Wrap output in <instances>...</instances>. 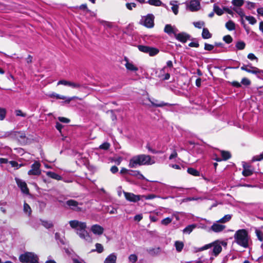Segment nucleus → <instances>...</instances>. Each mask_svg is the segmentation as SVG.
I'll use <instances>...</instances> for the list:
<instances>
[{
    "label": "nucleus",
    "instance_id": "1",
    "mask_svg": "<svg viewBox=\"0 0 263 263\" xmlns=\"http://www.w3.org/2000/svg\"><path fill=\"white\" fill-rule=\"evenodd\" d=\"M71 228L75 230L76 233L82 239L88 242L92 240L91 236L86 230L87 228L86 223L77 220H71L69 222Z\"/></svg>",
    "mask_w": 263,
    "mask_h": 263
},
{
    "label": "nucleus",
    "instance_id": "2",
    "mask_svg": "<svg viewBox=\"0 0 263 263\" xmlns=\"http://www.w3.org/2000/svg\"><path fill=\"white\" fill-rule=\"evenodd\" d=\"M155 163V161L150 156L139 155L130 159L128 166L130 168H136L138 166L152 165Z\"/></svg>",
    "mask_w": 263,
    "mask_h": 263
},
{
    "label": "nucleus",
    "instance_id": "3",
    "mask_svg": "<svg viewBox=\"0 0 263 263\" xmlns=\"http://www.w3.org/2000/svg\"><path fill=\"white\" fill-rule=\"evenodd\" d=\"M235 242L239 246L247 248L249 247V237L248 233L245 229L237 230L234 235Z\"/></svg>",
    "mask_w": 263,
    "mask_h": 263
},
{
    "label": "nucleus",
    "instance_id": "4",
    "mask_svg": "<svg viewBox=\"0 0 263 263\" xmlns=\"http://www.w3.org/2000/svg\"><path fill=\"white\" fill-rule=\"evenodd\" d=\"M227 243L224 241H215L213 243H209L204 245L203 247L199 248L197 251H202L205 250L209 249L213 247L212 253L215 256H217L222 251L221 246H226Z\"/></svg>",
    "mask_w": 263,
    "mask_h": 263
},
{
    "label": "nucleus",
    "instance_id": "5",
    "mask_svg": "<svg viewBox=\"0 0 263 263\" xmlns=\"http://www.w3.org/2000/svg\"><path fill=\"white\" fill-rule=\"evenodd\" d=\"M38 257L36 254L31 252H27L19 257V260L25 263H39Z\"/></svg>",
    "mask_w": 263,
    "mask_h": 263
},
{
    "label": "nucleus",
    "instance_id": "6",
    "mask_svg": "<svg viewBox=\"0 0 263 263\" xmlns=\"http://www.w3.org/2000/svg\"><path fill=\"white\" fill-rule=\"evenodd\" d=\"M186 10L191 12H196L201 8L200 3L198 0H189L185 3Z\"/></svg>",
    "mask_w": 263,
    "mask_h": 263
},
{
    "label": "nucleus",
    "instance_id": "7",
    "mask_svg": "<svg viewBox=\"0 0 263 263\" xmlns=\"http://www.w3.org/2000/svg\"><path fill=\"white\" fill-rule=\"evenodd\" d=\"M154 15L151 14H148L141 17L140 23L147 28H151L154 26Z\"/></svg>",
    "mask_w": 263,
    "mask_h": 263
},
{
    "label": "nucleus",
    "instance_id": "8",
    "mask_svg": "<svg viewBox=\"0 0 263 263\" xmlns=\"http://www.w3.org/2000/svg\"><path fill=\"white\" fill-rule=\"evenodd\" d=\"M138 48L140 51L148 53L152 57L156 55L159 52L158 49L147 46L139 45Z\"/></svg>",
    "mask_w": 263,
    "mask_h": 263
},
{
    "label": "nucleus",
    "instance_id": "9",
    "mask_svg": "<svg viewBox=\"0 0 263 263\" xmlns=\"http://www.w3.org/2000/svg\"><path fill=\"white\" fill-rule=\"evenodd\" d=\"M41 164L38 161H35L32 164L31 169L28 171L29 175H39L41 173L40 170Z\"/></svg>",
    "mask_w": 263,
    "mask_h": 263
},
{
    "label": "nucleus",
    "instance_id": "10",
    "mask_svg": "<svg viewBox=\"0 0 263 263\" xmlns=\"http://www.w3.org/2000/svg\"><path fill=\"white\" fill-rule=\"evenodd\" d=\"M63 85L65 86H69L72 88L79 89L82 87V85L77 82L69 81L65 80H62L58 82V85Z\"/></svg>",
    "mask_w": 263,
    "mask_h": 263
},
{
    "label": "nucleus",
    "instance_id": "11",
    "mask_svg": "<svg viewBox=\"0 0 263 263\" xmlns=\"http://www.w3.org/2000/svg\"><path fill=\"white\" fill-rule=\"evenodd\" d=\"M124 61L125 62V67L128 71L136 72L138 70V67L134 63L130 61L127 58L125 57Z\"/></svg>",
    "mask_w": 263,
    "mask_h": 263
},
{
    "label": "nucleus",
    "instance_id": "12",
    "mask_svg": "<svg viewBox=\"0 0 263 263\" xmlns=\"http://www.w3.org/2000/svg\"><path fill=\"white\" fill-rule=\"evenodd\" d=\"M126 199L130 202H136L141 199V196L133 193L123 192Z\"/></svg>",
    "mask_w": 263,
    "mask_h": 263
},
{
    "label": "nucleus",
    "instance_id": "13",
    "mask_svg": "<svg viewBox=\"0 0 263 263\" xmlns=\"http://www.w3.org/2000/svg\"><path fill=\"white\" fill-rule=\"evenodd\" d=\"M170 70L168 68L164 67L163 68L160 69L158 76L162 80H168L170 78Z\"/></svg>",
    "mask_w": 263,
    "mask_h": 263
},
{
    "label": "nucleus",
    "instance_id": "14",
    "mask_svg": "<svg viewBox=\"0 0 263 263\" xmlns=\"http://www.w3.org/2000/svg\"><path fill=\"white\" fill-rule=\"evenodd\" d=\"M17 185L21 189L22 192L25 194H29V189L27 187L26 183L22 179L15 178V179Z\"/></svg>",
    "mask_w": 263,
    "mask_h": 263
},
{
    "label": "nucleus",
    "instance_id": "15",
    "mask_svg": "<svg viewBox=\"0 0 263 263\" xmlns=\"http://www.w3.org/2000/svg\"><path fill=\"white\" fill-rule=\"evenodd\" d=\"M66 203L72 210L77 212L82 211V209L79 206L80 204L74 200H69L66 201ZM80 204L81 205L82 204L81 203Z\"/></svg>",
    "mask_w": 263,
    "mask_h": 263
},
{
    "label": "nucleus",
    "instance_id": "16",
    "mask_svg": "<svg viewBox=\"0 0 263 263\" xmlns=\"http://www.w3.org/2000/svg\"><path fill=\"white\" fill-rule=\"evenodd\" d=\"M221 223L218 221L214 222L211 226L210 229L215 233H220L226 229V226L221 224Z\"/></svg>",
    "mask_w": 263,
    "mask_h": 263
},
{
    "label": "nucleus",
    "instance_id": "17",
    "mask_svg": "<svg viewBox=\"0 0 263 263\" xmlns=\"http://www.w3.org/2000/svg\"><path fill=\"white\" fill-rule=\"evenodd\" d=\"M49 96L51 98H55L58 99H62V100L65 99L66 100L65 102L67 103H69L71 101H72V100H73L74 99H79V98L78 97H76V96H74L72 97L66 98L64 96L60 95L55 93H52L50 94ZM80 100H81V99H80Z\"/></svg>",
    "mask_w": 263,
    "mask_h": 263
},
{
    "label": "nucleus",
    "instance_id": "18",
    "mask_svg": "<svg viewBox=\"0 0 263 263\" xmlns=\"http://www.w3.org/2000/svg\"><path fill=\"white\" fill-rule=\"evenodd\" d=\"M91 231L97 235H101L103 233L104 228L99 224H93L91 227Z\"/></svg>",
    "mask_w": 263,
    "mask_h": 263
},
{
    "label": "nucleus",
    "instance_id": "19",
    "mask_svg": "<svg viewBox=\"0 0 263 263\" xmlns=\"http://www.w3.org/2000/svg\"><path fill=\"white\" fill-rule=\"evenodd\" d=\"M175 37L178 41L182 43H185L189 39L190 35L185 32L176 33Z\"/></svg>",
    "mask_w": 263,
    "mask_h": 263
},
{
    "label": "nucleus",
    "instance_id": "20",
    "mask_svg": "<svg viewBox=\"0 0 263 263\" xmlns=\"http://www.w3.org/2000/svg\"><path fill=\"white\" fill-rule=\"evenodd\" d=\"M242 166L243 170L242 171V175L244 176H250L253 174V170L250 168L251 166L247 164L246 162H242Z\"/></svg>",
    "mask_w": 263,
    "mask_h": 263
},
{
    "label": "nucleus",
    "instance_id": "21",
    "mask_svg": "<svg viewBox=\"0 0 263 263\" xmlns=\"http://www.w3.org/2000/svg\"><path fill=\"white\" fill-rule=\"evenodd\" d=\"M164 31L165 33L169 35L174 34V36L175 35V34L178 32L177 29L175 26H172L170 24L165 25Z\"/></svg>",
    "mask_w": 263,
    "mask_h": 263
},
{
    "label": "nucleus",
    "instance_id": "22",
    "mask_svg": "<svg viewBox=\"0 0 263 263\" xmlns=\"http://www.w3.org/2000/svg\"><path fill=\"white\" fill-rule=\"evenodd\" d=\"M117 259V254L112 253L106 257L104 261V263H116Z\"/></svg>",
    "mask_w": 263,
    "mask_h": 263
},
{
    "label": "nucleus",
    "instance_id": "23",
    "mask_svg": "<svg viewBox=\"0 0 263 263\" xmlns=\"http://www.w3.org/2000/svg\"><path fill=\"white\" fill-rule=\"evenodd\" d=\"M148 102H151L153 106H156V107H162V106L165 105V104L163 102L160 103H158V104L155 103L154 102L152 101L151 100V99L148 97H146L145 99L143 100L142 103L143 104L148 105Z\"/></svg>",
    "mask_w": 263,
    "mask_h": 263
},
{
    "label": "nucleus",
    "instance_id": "24",
    "mask_svg": "<svg viewBox=\"0 0 263 263\" xmlns=\"http://www.w3.org/2000/svg\"><path fill=\"white\" fill-rule=\"evenodd\" d=\"M170 5L172 6L171 9L175 15L178 13L179 6L177 4V1H172L170 2Z\"/></svg>",
    "mask_w": 263,
    "mask_h": 263
},
{
    "label": "nucleus",
    "instance_id": "25",
    "mask_svg": "<svg viewBox=\"0 0 263 263\" xmlns=\"http://www.w3.org/2000/svg\"><path fill=\"white\" fill-rule=\"evenodd\" d=\"M46 175L48 177H49L51 178L54 179L55 180H60L62 179L61 176H60L58 174H57L54 172H47Z\"/></svg>",
    "mask_w": 263,
    "mask_h": 263
},
{
    "label": "nucleus",
    "instance_id": "26",
    "mask_svg": "<svg viewBox=\"0 0 263 263\" xmlns=\"http://www.w3.org/2000/svg\"><path fill=\"white\" fill-rule=\"evenodd\" d=\"M213 11L218 15H221L224 12L223 9H221L216 4L213 6Z\"/></svg>",
    "mask_w": 263,
    "mask_h": 263
},
{
    "label": "nucleus",
    "instance_id": "27",
    "mask_svg": "<svg viewBox=\"0 0 263 263\" xmlns=\"http://www.w3.org/2000/svg\"><path fill=\"white\" fill-rule=\"evenodd\" d=\"M226 27L230 31L234 30L235 29V24L232 21L229 20L226 23Z\"/></svg>",
    "mask_w": 263,
    "mask_h": 263
},
{
    "label": "nucleus",
    "instance_id": "28",
    "mask_svg": "<svg viewBox=\"0 0 263 263\" xmlns=\"http://www.w3.org/2000/svg\"><path fill=\"white\" fill-rule=\"evenodd\" d=\"M212 34L209 32L206 28H203L202 32V37L204 39H208L211 38Z\"/></svg>",
    "mask_w": 263,
    "mask_h": 263
},
{
    "label": "nucleus",
    "instance_id": "29",
    "mask_svg": "<svg viewBox=\"0 0 263 263\" xmlns=\"http://www.w3.org/2000/svg\"><path fill=\"white\" fill-rule=\"evenodd\" d=\"M196 227V225L195 224L189 225L183 230V232L186 234H190L192 231Z\"/></svg>",
    "mask_w": 263,
    "mask_h": 263
},
{
    "label": "nucleus",
    "instance_id": "30",
    "mask_svg": "<svg viewBox=\"0 0 263 263\" xmlns=\"http://www.w3.org/2000/svg\"><path fill=\"white\" fill-rule=\"evenodd\" d=\"M233 11H234L236 13H237L240 17L242 19L243 17H245V13L242 9L240 7H234L233 8Z\"/></svg>",
    "mask_w": 263,
    "mask_h": 263
},
{
    "label": "nucleus",
    "instance_id": "31",
    "mask_svg": "<svg viewBox=\"0 0 263 263\" xmlns=\"http://www.w3.org/2000/svg\"><path fill=\"white\" fill-rule=\"evenodd\" d=\"M234 7L240 8L244 4L243 0H232L231 2Z\"/></svg>",
    "mask_w": 263,
    "mask_h": 263
},
{
    "label": "nucleus",
    "instance_id": "32",
    "mask_svg": "<svg viewBox=\"0 0 263 263\" xmlns=\"http://www.w3.org/2000/svg\"><path fill=\"white\" fill-rule=\"evenodd\" d=\"M175 246L176 248V250L178 252H181L182 250L183 249V248L184 247V244L183 242L180 241H176L175 242Z\"/></svg>",
    "mask_w": 263,
    "mask_h": 263
},
{
    "label": "nucleus",
    "instance_id": "33",
    "mask_svg": "<svg viewBox=\"0 0 263 263\" xmlns=\"http://www.w3.org/2000/svg\"><path fill=\"white\" fill-rule=\"evenodd\" d=\"M232 218L231 215L228 214L225 215L224 217H223L222 218L218 220V222H219L221 223H226L229 221L230 220V219Z\"/></svg>",
    "mask_w": 263,
    "mask_h": 263
},
{
    "label": "nucleus",
    "instance_id": "34",
    "mask_svg": "<svg viewBox=\"0 0 263 263\" xmlns=\"http://www.w3.org/2000/svg\"><path fill=\"white\" fill-rule=\"evenodd\" d=\"M245 18L251 25H254L257 23L256 19L252 16H246Z\"/></svg>",
    "mask_w": 263,
    "mask_h": 263
},
{
    "label": "nucleus",
    "instance_id": "35",
    "mask_svg": "<svg viewBox=\"0 0 263 263\" xmlns=\"http://www.w3.org/2000/svg\"><path fill=\"white\" fill-rule=\"evenodd\" d=\"M220 152L222 157V160H227L231 157V154L229 152L221 151Z\"/></svg>",
    "mask_w": 263,
    "mask_h": 263
},
{
    "label": "nucleus",
    "instance_id": "36",
    "mask_svg": "<svg viewBox=\"0 0 263 263\" xmlns=\"http://www.w3.org/2000/svg\"><path fill=\"white\" fill-rule=\"evenodd\" d=\"M6 109L4 108L0 107V120L3 121L6 117Z\"/></svg>",
    "mask_w": 263,
    "mask_h": 263
},
{
    "label": "nucleus",
    "instance_id": "37",
    "mask_svg": "<svg viewBox=\"0 0 263 263\" xmlns=\"http://www.w3.org/2000/svg\"><path fill=\"white\" fill-rule=\"evenodd\" d=\"M246 46L245 43L242 41L237 42L236 44V47L238 50H242Z\"/></svg>",
    "mask_w": 263,
    "mask_h": 263
},
{
    "label": "nucleus",
    "instance_id": "38",
    "mask_svg": "<svg viewBox=\"0 0 263 263\" xmlns=\"http://www.w3.org/2000/svg\"><path fill=\"white\" fill-rule=\"evenodd\" d=\"M148 3L151 5L156 6H159L162 4V2L160 1V0H148Z\"/></svg>",
    "mask_w": 263,
    "mask_h": 263
},
{
    "label": "nucleus",
    "instance_id": "39",
    "mask_svg": "<svg viewBox=\"0 0 263 263\" xmlns=\"http://www.w3.org/2000/svg\"><path fill=\"white\" fill-rule=\"evenodd\" d=\"M193 25L196 28L201 29L204 26L205 23L203 21H198L194 22Z\"/></svg>",
    "mask_w": 263,
    "mask_h": 263
},
{
    "label": "nucleus",
    "instance_id": "40",
    "mask_svg": "<svg viewBox=\"0 0 263 263\" xmlns=\"http://www.w3.org/2000/svg\"><path fill=\"white\" fill-rule=\"evenodd\" d=\"M173 220V218L167 217L162 219L161 221V223L164 226H167Z\"/></svg>",
    "mask_w": 263,
    "mask_h": 263
},
{
    "label": "nucleus",
    "instance_id": "41",
    "mask_svg": "<svg viewBox=\"0 0 263 263\" xmlns=\"http://www.w3.org/2000/svg\"><path fill=\"white\" fill-rule=\"evenodd\" d=\"M187 172L192 175H194L195 176H198L199 175V173L198 171H197L196 170L193 168H189L187 169Z\"/></svg>",
    "mask_w": 263,
    "mask_h": 263
},
{
    "label": "nucleus",
    "instance_id": "42",
    "mask_svg": "<svg viewBox=\"0 0 263 263\" xmlns=\"http://www.w3.org/2000/svg\"><path fill=\"white\" fill-rule=\"evenodd\" d=\"M262 159H263V152L262 153H261L260 155L254 156L252 158L251 161L255 162V161H261Z\"/></svg>",
    "mask_w": 263,
    "mask_h": 263
},
{
    "label": "nucleus",
    "instance_id": "43",
    "mask_svg": "<svg viewBox=\"0 0 263 263\" xmlns=\"http://www.w3.org/2000/svg\"><path fill=\"white\" fill-rule=\"evenodd\" d=\"M160 252V248H156L150 249L149 251V254L151 255H157L159 254Z\"/></svg>",
    "mask_w": 263,
    "mask_h": 263
},
{
    "label": "nucleus",
    "instance_id": "44",
    "mask_svg": "<svg viewBox=\"0 0 263 263\" xmlns=\"http://www.w3.org/2000/svg\"><path fill=\"white\" fill-rule=\"evenodd\" d=\"M24 211L25 213L28 214L29 215L31 214V208L30 206L26 203H25L24 204Z\"/></svg>",
    "mask_w": 263,
    "mask_h": 263
},
{
    "label": "nucleus",
    "instance_id": "45",
    "mask_svg": "<svg viewBox=\"0 0 263 263\" xmlns=\"http://www.w3.org/2000/svg\"><path fill=\"white\" fill-rule=\"evenodd\" d=\"M96 249L95 251H96L99 253H101L103 252V251H104L103 247L100 243H97L96 244Z\"/></svg>",
    "mask_w": 263,
    "mask_h": 263
},
{
    "label": "nucleus",
    "instance_id": "46",
    "mask_svg": "<svg viewBox=\"0 0 263 263\" xmlns=\"http://www.w3.org/2000/svg\"><path fill=\"white\" fill-rule=\"evenodd\" d=\"M251 70L250 71V73L252 74H255L257 76L258 75L259 72H260V69H258V68L256 67H251Z\"/></svg>",
    "mask_w": 263,
    "mask_h": 263
},
{
    "label": "nucleus",
    "instance_id": "47",
    "mask_svg": "<svg viewBox=\"0 0 263 263\" xmlns=\"http://www.w3.org/2000/svg\"><path fill=\"white\" fill-rule=\"evenodd\" d=\"M9 163L11 164L12 167H15L16 170L18 169L23 165L22 164H18V163L15 161H9Z\"/></svg>",
    "mask_w": 263,
    "mask_h": 263
},
{
    "label": "nucleus",
    "instance_id": "48",
    "mask_svg": "<svg viewBox=\"0 0 263 263\" xmlns=\"http://www.w3.org/2000/svg\"><path fill=\"white\" fill-rule=\"evenodd\" d=\"M255 233L256 234V236H257L258 239L260 241H262L263 240V233L259 230H256Z\"/></svg>",
    "mask_w": 263,
    "mask_h": 263
},
{
    "label": "nucleus",
    "instance_id": "49",
    "mask_svg": "<svg viewBox=\"0 0 263 263\" xmlns=\"http://www.w3.org/2000/svg\"><path fill=\"white\" fill-rule=\"evenodd\" d=\"M129 261L132 263H135L137 260V256L135 254H131L128 257Z\"/></svg>",
    "mask_w": 263,
    "mask_h": 263
},
{
    "label": "nucleus",
    "instance_id": "50",
    "mask_svg": "<svg viewBox=\"0 0 263 263\" xmlns=\"http://www.w3.org/2000/svg\"><path fill=\"white\" fill-rule=\"evenodd\" d=\"M137 6V5L134 3H126V7L127 9L129 10H132L133 8H136Z\"/></svg>",
    "mask_w": 263,
    "mask_h": 263
},
{
    "label": "nucleus",
    "instance_id": "51",
    "mask_svg": "<svg viewBox=\"0 0 263 263\" xmlns=\"http://www.w3.org/2000/svg\"><path fill=\"white\" fill-rule=\"evenodd\" d=\"M110 147V144L108 142H104L102 144L100 145L99 148L104 150L108 149Z\"/></svg>",
    "mask_w": 263,
    "mask_h": 263
},
{
    "label": "nucleus",
    "instance_id": "52",
    "mask_svg": "<svg viewBox=\"0 0 263 263\" xmlns=\"http://www.w3.org/2000/svg\"><path fill=\"white\" fill-rule=\"evenodd\" d=\"M223 41L228 44L231 43L232 42V37L230 35H227L223 37Z\"/></svg>",
    "mask_w": 263,
    "mask_h": 263
},
{
    "label": "nucleus",
    "instance_id": "53",
    "mask_svg": "<svg viewBox=\"0 0 263 263\" xmlns=\"http://www.w3.org/2000/svg\"><path fill=\"white\" fill-rule=\"evenodd\" d=\"M251 66H249V65H243L241 67L240 69L242 70L246 71L247 72L250 73V70H251Z\"/></svg>",
    "mask_w": 263,
    "mask_h": 263
},
{
    "label": "nucleus",
    "instance_id": "54",
    "mask_svg": "<svg viewBox=\"0 0 263 263\" xmlns=\"http://www.w3.org/2000/svg\"><path fill=\"white\" fill-rule=\"evenodd\" d=\"M241 83L244 85L248 86L250 85L251 81L248 78H243L241 81Z\"/></svg>",
    "mask_w": 263,
    "mask_h": 263
},
{
    "label": "nucleus",
    "instance_id": "55",
    "mask_svg": "<svg viewBox=\"0 0 263 263\" xmlns=\"http://www.w3.org/2000/svg\"><path fill=\"white\" fill-rule=\"evenodd\" d=\"M15 113L16 116H21L25 117L26 116V114L23 112L21 110L17 109L15 111Z\"/></svg>",
    "mask_w": 263,
    "mask_h": 263
},
{
    "label": "nucleus",
    "instance_id": "56",
    "mask_svg": "<svg viewBox=\"0 0 263 263\" xmlns=\"http://www.w3.org/2000/svg\"><path fill=\"white\" fill-rule=\"evenodd\" d=\"M247 57L249 60L251 61L256 60V61H258V58L253 53H249Z\"/></svg>",
    "mask_w": 263,
    "mask_h": 263
},
{
    "label": "nucleus",
    "instance_id": "57",
    "mask_svg": "<svg viewBox=\"0 0 263 263\" xmlns=\"http://www.w3.org/2000/svg\"><path fill=\"white\" fill-rule=\"evenodd\" d=\"M144 198L146 200L152 199L156 197V196L154 194H150L147 196L142 195L141 196V198Z\"/></svg>",
    "mask_w": 263,
    "mask_h": 263
},
{
    "label": "nucleus",
    "instance_id": "58",
    "mask_svg": "<svg viewBox=\"0 0 263 263\" xmlns=\"http://www.w3.org/2000/svg\"><path fill=\"white\" fill-rule=\"evenodd\" d=\"M42 224L45 228L48 229L52 227V224L51 222L49 221H43Z\"/></svg>",
    "mask_w": 263,
    "mask_h": 263
},
{
    "label": "nucleus",
    "instance_id": "59",
    "mask_svg": "<svg viewBox=\"0 0 263 263\" xmlns=\"http://www.w3.org/2000/svg\"><path fill=\"white\" fill-rule=\"evenodd\" d=\"M214 48V46L211 44L205 43L204 45V49L208 51H211Z\"/></svg>",
    "mask_w": 263,
    "mask_h": 263
},
{
    "label": "nucleus",
    "instance_id": "60",
    "mask_svg": "<svg viewBox=\"0 0 263 263\" xmlns=\"http://www.w3.org/2000/svg\"><path fill=\"white\" fill-rule=\"evenodd\" d=\"M133 175L138 176V178L139 179H145V177L143 176V175L142 174H141L138 171L134 172V174H133Z\"/></svg>",
    "mask_w": 263,
    "mask_h": 263
},
{
    "label": "nucleus",
    "instance_id": "61",
    "mask_svg": "<svg viewBox=\"0 0 263 263\" xmlns=\"http://www.w3.org/2000/svg\"><path fill=\"white\" fill-rule=\"evenodd\" d=\"M58 120L61 122L66 123H68L70 122L69 119H68L66 118H65V117H60L58 118Z\"/></svg>",
    "mask_w": 263,
    "mask_h": 263
},
{
    "label": "nucleus",
    "instance_id": "62",
    "mask_svg": "<svg viewBox=\"0 0 263 263\" xmlns=\"http://www.w3.org/2000/svg\"><path fill=\"white\" fill-rule=\"evenodd\" d=\"M108 211L110 214L117 213V210L113 207L108 208Z\"/></svg>",
    "mask_w": 263,
    "mask_h": 263
},
{
    "label": "nucleus",
    "instance_id": "63",
    "mask_svg": "<svg viewBox=\"0 0 263 263\" xmlns=\"http://www.w3.org/2000/svg\"><path fill=\"white\" fill-rule=\"evenodd\" d=\"M80 9H84L87 12H91L90 10H89L87 7L86 4H82L80 6Z\"/></svg>",
    "mask_w": 263,
    "mask_h": 263
},
{
    "label": "nucleus",
    "instance_id": "64",
    "mask_svg": "<svg viewBox=\"0 0 263 263\" xmlns=\"http://www.w3.org/2000/svg\"><path fill=\"white\" fill-rule=\"evenodd\" d=\"M177 156V153L176 151H174L171 154V155L169 157V159L172 160L175 158H176Z\"/></svg>",
    "mask_w": 263,
    "mask_h": 263
}]
</instances>
